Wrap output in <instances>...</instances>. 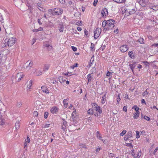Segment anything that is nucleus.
Masks as SVG:
<instances>
[{"mask_svg":"<svg viewBox=\"0 0 158 158\" xmlns=\"http://www.w3.org/2000/svg\"><path fill=\"white\" fill-rule=\"evenodd\" d=\"M25 142H27V143H30V138H29V137L27 136V138L26 139V140H25Z\"/></svg>","mask_w":158,"mask_h":158,"instance_id":"nucleus-54","label":"nucleus"},{"mask_svg":"<svg viewBox=\"0 0 158 158\" xmlns=\"http://www.w3.org/2000/svg\"><path fill=\"white\" fill-rule=\"evenodd\" d=\"M53 13V15H60L63 13V10L62 9L60 8H54Z\"/></svg>","mask_w":158,"mask_h":158,"instance_id":"nucleus-4","label":"nucleus"},{"mask_svg":"<svg viewBox=\"0 0 158 158\" xmlns=\"http://www.w3.org/2000/svg\"><path fill=\"white\" fill-rule=\"evenodd\" d=\"M24 76V74L21 73H18L17 74L16 79L18 81H19Z\"/></svg>","mask_w":158,"mask_h":158,"instance_id":"nucleus-8","label":"nucleus"},{"mask_svg":"<svg viewBox=\"0 0 158 158\" xmlns=\"http://www.w3.org/2000/svg\"><path fill=\"white\" fill-rule=\"evenodd\" d=\"M58 80H59V81L61 83H64V82L65 81V80H64L63 79H62L61 77H59L58 78Z\"/></svg>","mask_w":158,"mask_h":158,"instance_id":"nucleus-40","label":"nucleus"},{"mask_svg":"<svg viewBox=\"0 0 158 158\" xmlns=\"http://www.w3.org/2000/svg\"><path fill=\"white\" fill-rule=\"evenodd\" d=\"M94 48V44L93 43H91V45L90 48L91 50H93Z\"/></svg>","mask_w":158,"mask_h":158,"instance_id":"nucleus-60","label":"nucleus"},{"mask_svg":"<svg viewBox=\"0 0 158 158\" xmlns=\"http://www.w3.org/2000/svg\"><path fill=\"white\" fill-rule=\"evenodd\" d=\"M128 48L127 45H123L120 47V50L123 52H126L128 49Z\"/></svg>","mask_w":158,"mask_h":158,"instance_id":"nucleus-11","label":"nucleus"},{"mask_svg":"<svg viewBox=\"0 0 158 158\" xmlns=\"http://www.w3.org/2000/svg\"><path fill=\"white\" fill-rule=\"evenodd\" d=\"M48 112L46 111L44 112V118H48Z\"/></svg>","mask_w":158,"mask_h":158,"instance_id":"nucleus-41","label":"nucleus"},{"mask_svg":"<svg viewBox=\"0 0 158 158\" xmlns=\"http://www.w3.org/2000/svg\"><path fill=\"white\" fill-rule=\"evenodd\" d=\"M96 135L97 138L99 139V140L101 139V138H102V135L98 131H97V132Z\"/></svg>","mask_w":158,"mask_h":158,"instance_id":"nucleus-23","label":"nucleus"},{"mask_svg":"<svg viewBox=\"0 0 158 158\" xmlns=\"http://www.w3.org/2000/svg\"><path fill=\"white\" fill-rule=\"evenodd\" d=\"M102 26L103 27H105V26L107 27V21L105 20L103 21L102 23Z\"/></svg>","mask_w":158,"mask_h":158,"instance_id":"nucleus-30","label":"nucleus"},{"mask_svg":"<svg viewBox=\"0 0 158 158\" xmlns=\"http://www.w3.org/2000/svg\"><path fill=\"white\" fill-rule=\"evenodd\" d=\"M44 46L45 47H47L48 48V51H50L52 48V46H50L49 44L47 42L44 43Z\"/></svg>","mask_w":158,"mask_h":158,"instance_id":"nucleus-17","label":"nucleus"},{"mask_svg":"<svg viewBox=\"0 0 158 158\" xmlns=\"http://www.w3.org/2000/svg\"><path fill=\"white\" fill-rule=\"evenodd\" d=\"M67 101V99H64L63 101V103L65 106H66L68 104Z\"/></svg>","mask_w":158,"mask_h":158,"instance_id":"nucleus-39","label":"nucleus"},{"mask_svg":"<svg viewBox=\"0 0 158 158\" xmlns=\"http://www.w3.org/2000/svg\"><path fill=\"white\" fill-rule=\"evenodd\" d=\"M88 113L91 115L93 114V110L92 109H89L87 111Z\"/></svg>","mask_w":158,"mask_h":158,"instance_id":"nucleus-35","label":"nucleus"},{"mask_svg":"<svg viewBox=\"0 0 158 158\" xmlns=\"http://www.w3.org/2000/svg\"><path fill=\"white\" fill-rule=\"evenodd\" d=\"M136 138H139V137H140V136H139V131H136Z\"/></svg>","mask_w":158,"mask_h":158,"instance_id":"nucleus-51","label":"nucleus"},{"mask_svg":"<svg viewBox=\"0 0 158 158\" xmlns=\"http://www.w3.org/2000/svg\"><path fill=\"white\" fill-rule=\"evenodd\" d=\"M148 92L147 91V90H146L144 91V92H143V93L142 95L143 96H145L146 95H148Z\"/></svg>","mask_w":158,"mask_h":158,"instance_id":"nucleus-48","label":"nucleus"},{"mask_svg":"<svg viewBox=\"0 0 158 158\" xmlns=\"http://www.w3.org/2000/svg\"><path fill=\"white\" fill-rule=\"evenodd\" d=\"M87 77L88 78V82L90 81L93 79L92 74H89L87 76Z\"/></svg>","mask_w":158,"mask_h":158,"instance_id":"nucleus-21","label":"nucleus"},{"mask_svg":"<svg viewBox=\"0 0 158 158\" xmlns=\"http://www.w3.org/2000/svg\"><path fill=\"white\" fill-rule=\"evenodd\" d=\"M38 8L41 11H43L44 9L43 7V5L41 4L38 5Z\"/></svg>","mask_w":158,"mask_h":158,"instance_id":"nucleus-24","label":"nucleus"},{"mask_svg":"<svg viewBox=\"0 0 158 158\" xmlns=\"http://www.w3.org/2000/svg\"><path fill=\"white\" fill-rule=\"evenodd\" d=\"M101 29L100 28H97L94 32V38L95 39H97L100 35L101 31Z\"/></svg>","mask_w":158,"mask_h":158,"instance_id":"nucleus-3","label":"nucleus"},{"mask_svg":"<svg viewBox=\"0 0 158 158\" xmlns=\"http://www.w3.org/2000/svg\"><path fill=\"white\" fill-rule=\"evenodd\" d=\"M113 72H108L106 74V76L107 77H110V76H111L112 75V73H113Z\"/></svg>","mask_w":158,"mask_h":158,"instance_id":"nucleus-45","label":"nucleus"},{"mask_svg":"<svg viewBox=\"0 0 158 158\" xmlns=\"http://www.w3.org/2000/svg\"><path fill=\"white\" fill-rule=\"evenodd\" d=\"M32 81L31 80L29 82V84L28 85H27V87L29 89H30V87L32 85Z\"/></svg>","mask_w":158,"mask_h":158,"instance_id":"nucleus-38","label":"nucleus"},{"mask_svg":"<svg viewBox=\"0 0 158 158\" xmlns=\"http://www.w3.org/2000/svg\"><path fill=\"white\" fill-rule=\"evenodd\" d=\"M0 22H1V23H4L2 15L1 14H0Z\"/></svg>","mask_w":158,"mask_h":158,"instance_id":"nucleus-43","label":"nucleus"},{"mask_svg":"<svg viewBox=\"0 0 158 158\" xmlns=\"http://www.w3.org/2000/svg\"><path fill=\"white\" fill-rule=\"evenodd\" d=\"M139 112H135L134 114V119L138 118L139 116Z\"/></svg>","mask_w":158,"mask_h":158,"instance_id":"nucleus-18","label":"nucleus"},{"mask_svg":"<svg viewBox=\"0 0 158 158\" xmlns=\"http://www.w3.org/2000/svg\"><path fill=\"white\" fill-rule=\"evenodd\" d=\"M126 0H113V1L118 3H122L125 2Z\"/></svg>","mask_w":158,"mask_h":158,"instance_id":"nucleus-29","label":"nucleus"},{"mask_svg":"<svg viewBox=\"0 0 158 158\" xmlns=\"http://www.w3.org/2000/svg\"><path fill=\"white\" fill-rule=\"evenodd\" d=\"M129 138H130L127 135H126L124 137V139L125 140H127Z\"/></svg>","mask_w":158,"mask_h":158,"instance_id":"nucleus-55","label":"nucleus"},{"mask_svg":"<svg viewBox=\"0 0 158 158\" xmlns=\"http://www.w3.org/2000/svg\"><path fill=\"white\" fill-rule=\"evenodd\" d=\"M84 33L85 35H86V36H88V31L86 29L85 30Z\"/></svg>","mask_w":158,"mask_h":158,"instance_id":"nucleus-62","label":"nucleus"},{"mask_svg":"<svg viewBox=\"0 0 158 158\" xmlns=\"http://www.w3.org/2000/svg\"><path fill=\"white\" fill-rule=\"evenodd\" d=\"M71 48L73 50L74 52H76L77 51V48L75 47L72 46Z\"/></svg>","mask_w":158,"mask_h":158,"instance_id":"nucleus-50","label":"nucleus"},{"mask_svg":"<svg viewBox=\"0 0 158 158\" xmlns=\"http://www.w3.org/2000/svg\"><path fill=\"white\" fill-rule=\"evenodd\" d=\"M134 150L133 149L131 151V154L135 158H139L140 157L141 155V150L139 152V153L137 154V155L134 152Z\"/></svg>","mask_w":158,"mask_h":158,"instance_id":"nucleus-10","label":"nucleus"},{"mask_svg":"<svg viewBox=\"0 0 158 158\" xmlns=\"http://www.w3.org/2000/svg\"><path fill=\"white\" fill-rule=\"evenodd\" d=\"M96 69L95 67H94L92 68V69L90 71L91 73L90 74H93L96 71Z\"/></svg>","mask_w":158,"mask_h":158,"instance_id":"nucleus-32","label":"nucleus"},{"mask_svg":"<svg viewBox=\"0 0 158 158\" xmlns=\"http://www.w3.org/2000/svg\"><path fill=\"white\" fill-rule=\"evenodd\" d=\"M101 149V148L100 147H99V146L97 147V148L96 153H98L99 152L100 150Z\"/></svg>","mask_w":158,"mask_h":158,"instance_id":"nucleus-47","label":"nucleus"},{"mask_svg":"<svg viewBox=\"0 0 158 158\" xmlns=\"http://www.w3.org/2000/svg\"><path fill=\"white\" fill-rule=\"evenodd\" d=\"M33 62L32 61H31L29 64V65L26 66V68L27 69H30L33 66Z\"/></svg>","mask_w":158,"mask_h":158,"instance_id":"nucleus-25","label":"nucleus"},{"mask_svg":"<svg viewBox=\"0 0 158 158\" xmlns=\"http://www.w3.org/2000/svg\"><path fill=\"white\" fill-rule=\"evenodd\" d=\"M149 152L150 155L153 154L155 156L156 158H158V147H156L153 152L150 150Z\"/></svg>","mask_w":158,"mask_h":158,"instance_id":"nucleus-7","label":"nucleus"},{"mask_svg":"<svg viewBox=\"0 0 158 158\" xmlns=\"http://www.w3.org/2000/svg\"><path fill=\"white\" fill-rule=\"evenodd\" d=\"M15 41L16 39L15 37H11L9 39L6 38L4 40V42H5V46L11 47L15 43Z\"/></svg>","mask_w":158,"mask_h":158,"instance_id":"nucleus-1","label":"nucleus"},{"mask_svg":"<svg viewBox=\"0 0 158 158\" xmlns=\"http://www.w3.org/2000/svg\"><path fill=\"white\" fill-rule=\"evenodd\" d=\"M63 122L62 124L61 128L64 131H65L66 129L67 123V122L65 121L64 119H63Z\"/></svg>","mask_w":158,"mask_h":158,"instance_id":"nucleus-9","label":"nucleus"},{"mask_svg":"<svg viewBox=\"0 0 158 158\" xmlns=\"http://www.w3.org/2000/svg\"><path fill=\"white\" fill-rule=\"evenodd\" d=\"M48 11L49 13H50L52 15H53V14H54V9H50L48 10Z\"/></svg>","mask_w":158,"mask_h":158,"instance_id":"nucleus-37","label":"nucleus"},{"mask_svg":"<svg viewBox=\"0 0 158 158\" xmlns=\"http://www.w3.org/2000/svg\"><path fill=\"white\" fill-rule=\"evenodd\" d=\"M136 62H132V64H129L130 69H131L133 73L134 72V69L136 67Z\"/></svg>","mask_w":158,"mask_h":158,"instance_id":"nucleus-13","label":"nucleus"},{"mask_svg":"<svg viewBox=\"0 0 158 158\" xmlns=\"http://www.w3.org/2000/svg\"><path fill=\"white\" fill-rule=\"evenodd\" d=\"M127 135L130 138L132 136V133L131 131H130L128 132Z\"/></svg>","mask_w":158,"mask_h":158,"instance_id":"nucleus-36","label":"nucleus"},{"mask_svg":"<svg viewBox=\"0 0 158 158\" xmlns=\"http://www.w3.org/2000/svg\"><path fill=\"white\" fill-rule=\"evenodd\" d=\"M5 56L2 54H0V64L3 63L6 60Z\"/></svg>","mask_w":158,"mask_h":158,"instance_id":"nucleus-15","label":"nucleus"},{"mask_svg":"<svg viewBox=\"0 0 158 158\" xmlns=\"http://www.w3.org/2000/svg\"><path fill=\"white\" fill-rule=\"evenodd\" d=\"M105 48V46L104 45H102L100 48V49H101L102 51H103L104 49Z\"/></svg>","mask_w":158,"mask_h":158,"instance_id":"nucleus-57","label":"nucleus"},{"mask_svg":"<svg viewBox=\"0 0 158 158\" xmlns=\"http://www.w3.org/2000/svg\"><path fill=\"white\" fill-rule=\"evenodd\" d=\"M133 54V52L131 51H129L128 53V55L129 57H130L131 59H133L135 58V56L134 55H132Z\"/></svg>","mask_w":158,"mask_h":158,"instance_id":"nucleus-20","label":"nucleus"},{"mask_svg":"<svg viewBox=\"0 0 158 158\" xmlns=\"http://www.w3.org/2000/svg\"><path fill=\"white\" fill-rule=\"evenodd\" d=\"M41 89L43 92L45 93L49 94V90H48L46 86H42L41 87Z\"/></svg>","mask_w":158,"mask_h":158,"instance_id":"nucleus-14","label":"nucleus"},{"mask_svg":"<svg viewBox=\"0 0 158 158\" xmlns=\"http://www.w3.org/2000/svg\"><path fill=\"white\" fill-rule=\"evenodd\" d=\"M36 75L37 76L40 75L42 74V73L40 71H39L37 72L36 73Z\"/></svg>","mask_w":158,"mask_h":158,"instance_id":"nucleus-44","label":"nucleus"},{"mask_svg":"<svg viewBox=\"0 0 158 158\" xmlns=\"http://www.w3.org/2000/svg\"><path fill=\"white\" fill-rule=\"evenodd\" d=\"M132 108H134L136 111V112H139L138 111L139 110V108L136 105L132 107Z\"/></svg>","mask_w":158,"mask_h":158,"instance_id":"nucleus-34","label":"nucleus"},{"mask_svg":"<svg viewBox=\"0 0 158 158\" xmlns=\"http://www.w3.org/2000/svg\"><path fill=\"white\" fill-rule=\"evenodd\" d=\"M20 125L19 124V121H17L16 122L15 124V127L16 130H18L19 128Z\"/></svg>","mask_w":158,"mask_h":158,"instance_id":"nucleus-19","label":"nucleus"},{"mask_svg":"<svg viewBox=\"0 0 158 158\" xmlns=\"http://www.w3.org/2000/svg\"><path fill=\"white\" fill-rule=\"evenodd\" d=\"M50 65L49 64H46L44 65V67L43 68V70L44 71H47L49 69Z\"/></svg>","mask_w":158,"mask_h":158,"instance_id":"nucleus-22","label":"nucleus"},{"mask_svg":"<svg viewBox=\"0 0 158 158\" xmlns=\"http://www.w3.org/2000/svg\"><path fill=\"white\" fill-rule=\"evenodd\" d=\"M38 115V113L36 111H34V112L33 113V115L34 116H37Z\"/></svg>","mask_w":158,"mask_h":158,"instance_id":"nucleus-52","label":"nucleus"},{"mask_svg":"<svg viewBox=\"0 0 158 158\" xmlns=\"http://www.w3.org/2000/svg\"><path fill=\"white\" fill-rule=\"evenodd\" d=\"M143 118L145 120H146L147 121H150V118L148 116H144L143 117Z\"/></svg>","mask_w":158,"mask_h":158,"instance_id":"nucleus-42","label":"nucleus"},{"mask_svg":"<svg viewBox=\"0 0 158 158\" xmlns=\"http://www.w3.org/2000/svg\"><path fill=\"white\" fill-rule=\"evenodd\" d=\"M115 22V21L114 20L112 19L107 20V27L106 30H109L113 28L114 26Z\"/></svg>","mask_w":158,"mask_h":158,"instance_id":"nucleus-2","label":"nucleus"},{"mask_svg":"<svg viewBox=\"0 0 158 158\" xmlns=\"http://www.w3.org/2000/svg\"><path fill=\"white\" fill-rule=\"evenodd\" d=\"M122 12L124 13H128V10L127 7L124 6L122 7Z\"/></svg>","mask_w":158,"mask_h":158,"instance_id":"nucleus-27","label":"nucleus"},{"mask_svg":"<svg viewBox=\"0 0 158 158\" xmlns=\"http://www.w3.org/2000/svg\"><path fill=\"white\" fill-rule=\"evenodd\" d=\"M21 105V104L20 102H18L17 103L16 106L17 107H20Z\"/></svg>","mask_w":158,"mask_h":158,"instance_id":"nucleus-58","label":"nucleus"},{"mask_svg":"<svg viewBox=\"0 0 158 158\" xmlns=\"http://www.w3.org/2000/svg\"><path fill=\"white\" fill-rule=\"evenodd\" d=\"M42 18L39 19L37 20V22L40 25H42L43 23V21L42 20Z\"/></svg>","mask_w":158,"mask_h":158,"instance_id":"nucleus-31","label":"nucleus"},{"mask_svg":"<svg viewBox=\"0 0 158 158\" xmlns=\"http://www.w3.org/2000/svg\"><path fill=\"white\" fill-rule=\"evenodd\" d=\"M92 106L95 108V110L101 114L102 112V109L100 106H98L95 103L92 104Z\"/></svg>","mask_w":158,"mask_h":158,"instance_id":"nucleus-5","label":"nucleus"},{"mask_svg":"<svg viewBox=\"0 0 158 158\" xmlns=\"http://www.w3.org/2000/svg\"><path fill=\"white\" fill-rule=\"evenodd\" d=\"M81 22H77L76 23V24L78 26H80V25H81Z\"/></svg>","mask_w":158,"mask_h":158,"instance_id":"nucleus-64","label":"nucleus"},{"mask_svg":"<svg viewBox=\"0 0 158 158\" xmlns=\"http://www.w3.org/2000/svg\"><path fill=\"white\" fill-rule=\"evenodd\" d=\"M98 0H94L93 3V5L94 6H96L98 2Z\"/></svg>","mask_w":158,"mask_h":158,"instance_id":"nucleus-46","label":"nucleus"},{"mask_svg":"<svg viewBox=\"0 0 158 158\" xmlns=\"http://www.w3.org/2000/svg\"><path fill=\"white\" fill-rule=\"evenodd\" d=\"M69 72H68L67 73H64V74L67 76H69L71 75H69Z\"/></svg>","mask_w":158,"mask_h":158,"instance_id":"nucleus-63","label":"nucleus"},{"mask_svg":"<svg viewBox=\"0 0 158 158\" xmlns=\"http://www.w3.org/2000/svg\"><path fill=\"white\" fill-rule=\"evenodd\" d=\"M138 42L141 44H143L144 43V39L142 38H140L138 40Z\"/></svg>","mask_w":158,"mask_h":158,"instance_id":"nucleus-33","label":"nucleus"},{"mask_svg":"<svg viewBox=\"0 0 158 158\" xmlns=\"http://www.w3.org/2000/svg\"><path fill=\"white\" fill-rule=\"evenodd\" d=\"M101 14L102 17H106L108 14L107 9L105 7L103 8L101 11Z\"/></svg>","mask_w":158,"mask_h":158,"instance_id":"nucleus-6","label":"nucleus"},{"mask_svg":"<svg viewBox=\"0 0 158 158\" xmlns=\"http://www.w3.org/2000/svg\"><path fill=\"white\" fill-rule=\"evenodd\" d=\"M59 31L60 32H62L64 31V26L62 24H60L58 26Z\"/></svg>","mask_w":158,"mask_h":158,"instance_id":"nucleus-16","label":"nucleus"},{"mask_svg":"<svg viewBox=\"0 0 158 158\" xmlns=\"http://www.w3.org/2000/svg\"><path fill=\"white\" fill-rule=\"evenodd\" d=\"M136 11V9L135 8L131 10L128 11V13L130 15H132L134 14Z\"/></svg>","mask_w":158,"mask_h":158,"instance_id":"nucleus-26","label":"nucleus"},{"mask_svg":"<svg viewBox=\"0 0 158 158\" xmlns=\"http://www.w3.org/2000/svg\"><path fill=\"white\" fill-rule=\"evenodd\" d=\"M126 132V131L124 130L120 134L121 136H123L125 135Z\"/></svg>","mask_w":158,"mask_h":158,"instance_id":"nucleus-53","label":"nucleus"},{"mask_svg":"<svg viewBox=\"0 0 158 158\" xmlns=\"http://www.w3.org/2000/svg\"><path fill=\"white\" fill-rule=\"evenodd\" d=\"M106 94H105L102 97V103L103 104L105 103L106 101Z\"/></svg>","mask_w":158,"mask_h":158,"instance_id":"nucleus-28","label":"nucleus"},{"mask_svg":"<svg viewBox=\"0 0 158 158\" xmlns=\"http://www.w3.org/2000/svg\"><path fill=\"white\" fill-rule=\"evenodd\" d=\"M123 110L124 111L126 112L127 111V107L126 106H124L123 107Z\"/></svg>","mask_w":158,"mask_h":158,"instance_id":"nucleus-61","label":"nucleus"},{"mask_svg":"<svg viewBox=\"0 0 158 158\" xmlns=\"http://www.w3.org/2000/svg\"><path fill=\"white\" fill-rule=\"evenodd\" d=\"M9 28H7L6 29H5V31L6 32L7 34H9V33H10V31H9Z\"/></svg>","mask_w":158,"mask_h":158,"instance_id":"nucleus-56","label":"nucleus"},{"mask_svg":"<svg viewBox=\"0 0 158 158\" xmlns=\"http://www.w3.org/2000/svg\"><path fill=\"white\" fill-rule=\"evenodd\" d=\"M58 110V108L56 106H54L51 108L50 111L52 114L56 113Z\"/></svg>","mask_w":158,"mask_h":158,"instance_id":"nucleus-12","label":"nucleus"},{"mask_svg":"<svg viewBox=\"0 0 158 158\" xmlns=\"http://www.w3.org/2000/svg\"><path fill=\"white\" fill-rule=\"evenodd\" d=\"M77 65H78V64L77 63H76L75 64H74L72 66H71V68L72 69H74V68L75 67H77Z\"/></svg>","mask_w":158,"mask_h":158,"instance_id":"nucleus-49","label":"nucleus"},{"mask_svg":"<svg viewBox=\"0 0 158 158\" xmlns=\"http://www.w3.org/2000/svg\"><path fill=\"white\" fill-rule=\"evenodd\" d=\"M141 5L143 7H145L146 6V4L145 3L143 2H142L141 3Z\"/></svg>","mask_w":158,"mask_h":158,"instance_id":"nucleus-59","label":"nucleus"}]
</instances>
